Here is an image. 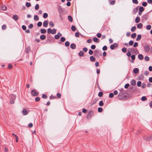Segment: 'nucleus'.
Returning a JSON list of instances; mask_svg holds the SVG:
<instances>
[{"label":"nucleus","instance_id":"nucleus-1","mask_svg":"<svg viewBox=\"0 0 152 152\" xmlns=\"http://www.w3.org/2000/svg\"><path fill=\"white\" fill-rule=\"evenodd\" d=\"M143 47L144 50L145 52L147 53L149 52L150 50V47L148 44H145Z\"/></svg>","mask_w":152,"mask_h":152},{"label":"nucleus","instance_id":"nucleus-2","mask_svg":"<svg viewBox=\"0 0 152 152\" xmlns=\"http://www.w3.org/2000/svg\"><path fill=\"white\" fill-rule=\"evenodd\" d=\"M94 113V112L92 110H91L89 111L88 113V115L87 116V119H90L91 116L93 115Z\"/></svg>","mask_w":152,"mask_h":152},{"label":"nucleus","instance_id":"nucleus-3","mask_svg":"<svg viewBox=\"0 0 152 152\" xmlns=\"http://www.w3.org/2000/svg\"><path fill=\"white\" fill-rule=\"evenodd\" d=\"M125 91H120L118 95V97L119 99L121 100L123 99V95L124 94Z\"/></svg>","mask_w":152,"mask_h":152},{"label":"nucleus","instance_id":"nucleus-4","mask_svg":"<svg viewBox=\"0 0 152 152\" xmlns=\"http://www.w3.org/2000/svg\"><path fill=\"white\" fill-rule=\"evenodd\" d=\"M31 93L32 95L34 96H37L38 95V93L35 89H33L31 91Z\"/></svg>","mask_w":152,"mask_h":152},{"label":"nucleus","instance_id":"nucleus-5","mask_svg":"<svg viewBox=\"0 0 152 152\" xmlns=\"http://www.w3.org/2000/svg\"><path fill=\"white\" fill-rule=\"evenodd\" d=\"M118 46V45L117 43H114L113 44L111 45L110 46V48L112 50L114 49L115 48H117Z\"/></svg>","mask_w":152,"mask_h":152},{"label":"nucleus","instance_id":"nucleus-6","mask_svg":"<svg viewBox=\"0 0 152 152\" xmlns=\"http://www.w3.org/2000/svg\"><path fill=\"white\" fill-rule=\"evenodd\" d=\"M62 35L61 33L58 32V33L56 35L54 36L55 38L56 39H58L60 37L62 36Z\"/></svg>","mask_w":152,"mask_h":152},{"label":"nucleus","instance_id":"nucleus-7","mask_svg":"<svg viewBox=\"0 0 152 152\" xmlns=\"http://www.w3.org/2000/svg\"><path fill=\"white\" fill-rule=\"evenodd\" d=\"M13 19L15 21H17L19 18L18 16L17 15H14L12 16Z\"/></svg>","mask_w":152,"mask_h":152},{"label":"nucleus","instance_id":"nucleus-8","mask_svg":"<svg viewBox=\"0 0 152 152\" xmlns=\"http://www.w3.org/2000/svg\"><path fill=\"white\" fill-rule=\"evenodd\" d=\"M148 15L147 14H145L143 15L142 17V20H146L148 18Z\"/></svg>","mask_w":152,"mask_h":152},{"label":"nucleus","instance_id":"nucleus-9","mask_svg":"<svg viewBox=\"0 0 152 152\" xmlns=\"http://www.w3.org/2000/svg\"><path fill=\"white\" fill-rule=\"evenodd\" d=\"M48 24V20H45L43 23V26L45 27H47Z\"/></svg>","mask_w":152,"mask_h":152},{"label":"nucleus","instance_id":"nucleus-10","mask_svg":"<svg viewBox=\"0 0 152 152\" xmlns=\"http://www.w3.org/2000/svg\"><path fill=\"white\" fill-rule=\"evenodd\" d=\"M98 99H99L98 98H95L94 99L92 102L91 105H94L95 104L96 102L98 100Z\"/></svg>","mask_w":152,"mask_h":152},{"label":"nucleus","instance_id":"nucleus-11","mask_svg":"<svg viewBox=\"0 0 152 152\" xmlns=\"http://www.w3.org/2000/svg\"><path fill=\"white\" fill-rule=\"evenodd\" d=\"M70 48L72 49H75L76 48V45L75 44L72 43L71 44L70 46Z\"/></svg>","mask_w":152,"mask_h":152},{"label":"nucleus","instance_id":"nucleus-12","mask_svg":"<svg viewBox=\"0 0 152 152\" xmlns=\"http://www.w3.org/2000/svg\"><path fill=\"white\" fill-rule=\"evenodd\" d=\"M23 115H26L28 114V112L27 110L25 109H24L22 111Z\"/></svg>","mask_w":152,"mask_h":152},{"label":"nucleus","instance_id":"nucleus-13","mask_svg":"<svg viewBox=\"0 0 152 152\" xmlns=\"http://www.w3.org/2000/svg\"><path fill=\"white\" fill-rule=\"evenodd\" d=\"M10 99L12 100V99L13 100H15L16 99V96L14 94H12L11 95H10Z\"/></svg>","mask_w":152,"mask_h":152},{"label":"nucleus","instance_id":"nucleus-14","mask_svg":"<svg viewBox=\"0 0 152 152\" xmlns=\"http://www.w3.org/2000/svg\"><path fill=\"white\" fill-rule=\"evenodd\" d=\"M138 7H137L133 10V12L134 14H135L137 12L138 10Z\"/></svg>","mask_w":152,"mask_h":152},{"label":"nucleus","instance_id":"nucleus-15","mask_svg":"<svg viewBox=\"0 0 152 152\" xmlns=\"http://www.w3.org/2000/svg\"><path fill=\"white\" fill-rule=\"evenodd\" d=\"M142 24L141 23H139L137 25V28H141L142 27Z\"/></svg>","mask_w":152,"mask_h":152},{"label":"nucleus","instance_id":"nucleus-16","mask_svg":"<svg viewBox=\"0 0 152 152\" xmlns=\"http://www.w3.org/2000/svg\"><path fill=\"white\" fill-rule=\"evenodd\" d=\"M138 58L139 59L142 60L143 59V57L142 54H140L138 55Z\"/></svg>","mask_w":152,"mask_h":152},{"label":"nucleus","instance_id":"nucleus-17","mask_svg":"<svg viewBox=\"0 0 152 152\" xmlns=\"http://www.w3.org/2000/svg\"><path fill=\"white\" fill-rule=\"evenodd\" d=\"M90 60L91 61L94 62L95 60V58L93 56H91L90 57Z\"/></svg>","mask_w":152,"mask_h":152},{"label":"nucleus","instance_id":"nucleus-18","mask_svg":"<svg viewBox=\"0 0 152 152\" xmlns=\"http://www.w3.org/2000/svg\"><path fill=\"white\" fill-rule=\"evenodd\" d=\"M46 32V30L44 29H41L40 32L41 34H45Z\"/></svg>","mask_w":152,"mask_h":152},{"label":"nucleus","instance_id":"nucleus-19","mask_svg":"<svg viewBox=\"0 0 152 152\" xmlns=\"http://www.w3.org/2000/svg\"><path fill=\"white\" fill-rule=\"evenodd\" d=\"M46 37L45 35L42 34L40 36V39L41 40H43L45 39L46 38Z\"/></svg>","mask_w":152,"mask_h":152},{"label":"nucleus","instance_id":"nucleus-20","mask_svg":"<svg viewBox=\"0 0 152 152\" xmlns=\"http://www.w3.org/2000/svg\"><path fill=\"white\" fill-rule=\"evenodd\" d=\"M141 35L140 34H139L137 36V37L136 39L137 41H139L140 40L141 38Z\"/></svg>","mask_w":152,"mask_h":152},{"label":"nucleus","instance_id":"nucleus-21","mask_svg":"<svg viewBox=\"0 0 152 152\" xmlns=\"http://www.w3.org/2000/svg\"><path fill=\"white\" fill-rule=\"evenodd\" d=\"M1 8V9L4 11L6 10L7 9V7L4 5L2 6Z\"/></svg>","mask_w":152,"mask_h":152},{"label":"nucleus","instance_id":"nucleus-22","mask_svg":"<svg viewBox=\"0 0 152 152\" xmlns=\"http://www.w3.org/2000/svg\"><path fill=\"white\" fill-rule=\"evenodd\" d=\"M140 21V18L139 17H137L136 18L135 20V22L136 23H138Z\"/></svg>","mask_w":152,"mask_h":152},{"label":"nucleus","instance_id":"nucleus-23","mask_svg":"<svg viewBox=\"0 0 152 152\" xmlns=\"http://www.w3.org/2000/svg\"><path fill=\"white\" fill-rule=\"evenodd\" d=\"M84 55V53L83 51H80L79 53V55L80 56L82 57Z\"/></svg>","mask_w":152,"mask_h":152},{"label":"nucleus","instance_id":"nucleus-24","mask_svg":"<svg viewBox=\"0 0 152 152\" xmlns=\"http://www.w3.org/2000/svg\"><path fill=\"white\" fill-rule=\"evenodd\" d=\"M93 41L96 42H99V41H98V38H97L96 37H94L93 38Z\"/></svg>","mask_w":152,"mask_h":152},{"label":"nucleus","instance_id":"nucleus-25","mask_svg":"<svg viewBox=\"0 0 152 152\" xmlns=\"http://www.w3.org/2000/svg\"><path fill=\"white\" fill-rule=\"evenodd\" d=\"M139 69L138 68H135L134 69V73H137L139 72Z\"/></svg>","mask_w":152,"mask_h":152},{"label":"nucleus","instance_id":"nucleus-26","mask_svg":"<svg viewBox=\"0 0 152 152\" xmlns=\"http://www.w3.org/2000/svg\"><path fill=\"white\" fill-rule=\"evenodd\" d=\"M68 19L70 22H72L73 21V19L72 17L70 15H69L68 17Z\"/></svg>","mask_w":152,"mask_h":152},{"label":"nucleus","instance_id":"nucleus-27","mask_svg":"<svg viewBox=\"0 0 152 152\" xmlns=\"http://www.w3.org/2000/svg\"><path fill=\"white\" fill-rule=\"evenodd\" d=\"M111 0H109V2H110V4L111 5H114L115 4V1L114 0H113V1H111L110 2V1Z\"/></svg>","mask_w":152,"mask_h":152},{"label":"nucleus","instance_id":"nucleus-28","mask_svg":"<svg viewBox=\"0 0 152 152\" xmlns=\"http://www.w3.org/2000/svg\"><path fill=\"white\" fill-rule=\"evenodd\" d=\"M131 84L132 85H135L136 84V81L134 80H132L131 81Z\"/></svg>","mask_w":152,"mask_h":152},{"label":"nucleus","instance_id":"nucleus-29","mask_svg":"<svg viewBox=\"0 0 152 152\" xmlns=\"http://www.w3.org/2000/svg\"><path fill=\"white\" fill-rule=\"evenodd\" d=\"M26 5L27 7H30L31 5L30 3L27 2L26 4Z\"/></svg>","mask_w":152,"mask_h":152},{"label":"nucleus","instance_id":"nucleus-30","mask_svg":"<svg viewBox=\"0 0 152 152\" xmlns=\"http://www.w3.org/2000/svg\"><path fill=\"white\" fill-rule=\"evenodd\" d=\"M34 19L35 20H39V18L37 15H34Z\"/></svg>","mask_w":152,"mask_h":152},{"label":"nucleus","instance_id":"nucleus-31","mask_svg":"<svg viewBox=\"0 0 152 152\" xmlns=\"http://www.w3.org/2000/svg\"><path fill=\"white\" fill-rule=\"evenodd\" d=\"M71 29L72 31H75L76 30V28L75 26H72L71 28Z\"/></svg>","mask_w":152,"mask_h":152},{"label":"nucleus","instance_id":"nucleus-32","mask_svg":"<svg viewBox=\"0 0 152 152\" xmlns=\"http://www.w3.org/2000/svg\"><path fill=\"white\" fill-rule=\"evenodd\" d=\"M48 17V14L46 13H45L43 14V17L45 18H46Z\"/></svg>","mask_w":152,"mask_h":152},{"label":"nucleus","instance_id":"nucleus-33","mask_svg":"<svg viewBox=\"0 0 152 152\" xmlns=\"http://www.w3.org/2000/svg\"><path fill=\"white\" fill-rule=\"evenodd\" d=\"M52 30L50 28H49L47 30V32L49 34H50V33L52 34Z\"/></svg>","mask_w":152,"mask_h":152},{"label":"nucleus","instance_id":"nucleus-34","mask_svg":"<svg viewBox=\"0 0 152 152\" xmlns=\"http://www.w3.org/2000/svg\"><path fill=\"white\" fill-rule=\"evenodd\" d=\"M103 109L101 107H99L98 108V111L99 112L101 113Z\"/></svg>","mask_w":152,"mask_h":152},{"label":"nucleus","instance_id":"nucleus-35","mask_svg":"<svg viewBox=\"0 0 152 152\" xmlns=\"http://www.w3.org/2000/svg\"><path fill=\"white\" fill-rule=\"evenodd\" d=\"M70 44L69 42L68 41H66L65 43V45L66 47H68L69 46Z\"/></svg>","mask_w":152,"mask_h":152},{"label":"nucleus","instance_id":"nucleus-36","mask_svg":"<svg viewBox=\"0 0 152 152\" xmlns=\"http://www.w3.org/2000/svg\"><path fill=\"white\" fill-rule=\"evenodd\" d=\"M136 27L135 26H133L131 28V31H132L133 32L136 29Z\"/></svg>","mask_w":152,"mask_h":152},{"label":"nucleus","instance_id":"nucleus-37","mask_svg":"<svg viewBox=\"0 0 152 152\" xmlns=\"http://www.w3.org/2000/svg\"><path fill=\"white\" fill-rule=\"evenodd\" d=\"M66 40V39L65 37H62L61 38V41L62 42H64Z\"/></svg>","mask_w":152,"mask_h":152},{"label":"nucleus","instance_id":"nucleus-38","mask_svg":"<svg viewBox=\"0 0 152 152\" xmlns=\"http://www.w3.org/2000/svg\"><path fill=\"white\" fill-rule=\"evenodd\" d=\"M136 33H134L131 35V37L133 38H134L136 37Z\"/></svg>","mask_w":152,"mask_h":152},{"label":"nucleus","instance_id":"nucleus-39","mask_svg":"<svg viewBox=\"0 0 152 152\" xmlns=\"http://www.w3.org/2000/svg\"><path fill=\"white\" fill-rule=\"evenodd\" d=\"M144 10V8L142 7H140L139 8V11L140 12H142Z\"/></svg>","mask_w":152,"mask_h":152},{"label":"nucleus","instance_id":"nucleus-40","mask_svg":"<svg viewBox=\"0 0 152 152\" xmlns=\"http://www.w3.org/2000/svg\"><path fill=\"white\" fill-rule=\"evenodd\" d=\"M151 26L150 25H148L146 26V29L148 30H149L151 29Z\"/></svg>","mask_w":152,"mask_h":152},{"label":"nucleus","instance_id":"nucleus-41","mask_svg":"<svg viewBox=\"0 0 152 152\" xmlns=\"http://www.w3.org/2000/svg\"><path fill=\"white\" fill-rule=\"evenodd\" d=\"M39 5L38 4H36L35 7V9L36 10H37L39 9Z\"/></svg>","mask_w":152,"mask_h":152},{"label":"nucleus","instance_id":"nucleus-42","mask_svg":"<svg viewBox=\"0 0 152 152\" xmlns=\"http://www.w3.org/2000/svg\"><path fill=\"white\" fill-rule=\"evenodd\" d=\"M141 99L142 101H144L147 99V98L145 96H143L141 98Z\"/></svg>","mask_w":152,"mask_h":152},{"label":"nucleus","instance_id":"nucleus-43","mask_svg":"<svg viewBox=\"0 0 152 152\" xmlns=\"http://www.w3.org/2000/svg\"><path fill=\"white\" fill-rule=\"evenodd\" d=\"M103 94V93L102 92L100 91L99 92V93L98 94V95L100 97H101L102 96Z\"/></svg>","mask_w":152,"mask_h":152},{"label":"nucleus","instance_id":"nucleus-44","mask_svg":"<svg viewBox=\"0 0 152 152\" xmlns=\"http://www.w3.org/2000/svg\"><path fill=\"white\" fill-rule=\"evenodd\" d=\"M40 99L39 97H37L35 98V100L36 102H39L40 101Z\"/></svg>","mask_w":152,"mask_h":152},{"label":"nucleus","instance_id":"nucleus-45","mask_svg":"<svg viewBox=\"0 0 152 152\" xmlns=\"http://www.w3.org/2000/svg\"><path fill=\"white\" fill-rule=\"evenodd\" d=\"M134 50V48H129L128 49V51L130 52L131 51H132Z\"/></svg>","mask_w":152,"mask_h":152},{"label":"nucleus","instance_id":"nucleus-46","mask_svg":"<svg viewBox=\"0 0 152 152\" xmlns=\"http://www.w3.org/2000/svg\"><path fill=\"white\" fill-rule=\"evenodd\" d=\"M42 97L44 99H46L47 98V96L46 95L44 94H43L42 95Z\"/></svg>","mask_w":152,"mask_h":152},{"label":"nucleus","instance_id":"nucleus-47","mask_svg":"<svg viewBox=\"0 0 152 152\" xmlns=\"http://www.w3.org/2000/svg\"><path fill=\"white\" fill-rule=\"evenodd\" d=\"M42 22L40 21H39L37 23V26L38 27H40L42 26Z\"/></svg>","mask_w":152,"mask_h":152},{"label":"nucleus","instance_id":"nucleus-48","mask_svg":"<svg viewBox=\"0 0 152 152\" xmlns=\"http://www.w3.org/2000/svg\"><path fill=\"white\" fill-rule=\"evenodd\" d=\"M134 43V42L132 40H130L129 42V45L130 46L132 45Z\"/></svg>","mask_w":152,"mask_h":152},{"label":"nucleus","instance_id":"nucleus-49","mask_svg":"<svg viewBox=\"0 0 152 152\" xmlns=\"http://www.w3.org/2000/svg\"><path fill=\"white\" fill-rule=\"evenodd\" d=\"M52 34H55L56 33V29H53L52 30Z\"/></svg>","mask_w":152,"mask_h":152},{"label":"nucleus","instance_id":"nucleus-50","mask_svg":"<svg viewBox=\"0 0 152 152\" xmlns=\"http://www.w3.org/2000/svg\"><path fill=\"white\" fill-rule=\"evenodd\" d=\"M142 5L144 7H146L147 5V3L146 2H142Z\"/></svg>","mask_w":152,"mask_h":152},{"label":"nucleus","instance_id":"nucleus-51","mask_svg":"<svg viewBox=\"0 0 152 152\" xmlns=\"http://www.w3.org/2000/svg\"><path fill=\"white\" fill-rule=\"evenodd\" d=\"M7 28V26L5 25H4L2 26V29L3 30Z\"/></svg>","mask_w":152,"mask_h":152},{"label":"nucleus","instance_id":"nucleus-52","mask_svg":"<svg viewBox=\"0 0 152 152\" xmlns=\"http://www.w3.org/2000/svg\"><path fill=\"white\" fill-rule=\"evenodd\" d=\"M122 51L124 53H126V48L124 47L122 49Z\"/></svg>","mask_w":152,"mask_h":152},{"label":"nucleus","instance_id":"nucleus-53","mask_svg":"<svg viewBox=\"0 0 152 152\" xmlns=\"http://www.w3.org/2000/svg\"><path fill=\"white\" fill-rule=\"evenodd\" d=\"M103 104H104L102 101V100L100 101L99 103V105L100 106H102L103 105Z\"/></svg>","mask_w":152,"mask_h":152},{"label":"nucleus","instance_id":"nucleus-54","mask_svg":"<svg viewBox=\"0 0 152 152\" xmlns=\"http://www.w3.org/2000/svg\"><path fill=\"white\" fill-rule=\"evenodd\" d=\"M141 82L140 81H138L137 83V86L138 87H140L141 86Z\"/></svg>","mask_w":152,"mask_h":152},{"label":"nucleus","instance_id":"nucleus-55","mask_svg":"<svg viewBox=\"0 0 152 152\" xmlns=\"http://www.w3.org/2000/svg\"><path fill=\"white\" fill-rule=\"evenodd\" d=\"M75 36L76 37H79V32H76L75 34Z\"/></svg>","mask_w":152,"mask_h":152},{"label":"nucleus","instance_id":"nucleus-56","mask_svg":"<svg viewBox=\"0 0 152 152\" xmlns=\"http://www.w3.org/2000/svg\"><path fill=\"white\" fill-rule=\"evenodd\" d=\"M93 53V51L92 50H89V52H88V53L90 55H92Z\"/></svg>","mask_w":152,"mask_h":152},{"label":"nucleus","instance_id":"nucleus-57","mask_svg":"<svg viewBox=\"0 0 152 152\" xmlns=\"http://www.w3.org/2000/svg\"><path fill=\"white\" fill-rule=\"evenodd\" d=\"M133 3H135L136 4H137L138 3V1L137 0H132Z\"/></svg>","mask_w":152,"mask_h":152},{"label":"nucleus","instance_id":"nucleus-58","mask_svg":"<svg viewBox=\"0 0 152 152\" xmlns=\"http://www.w3.org/2000/svg\"><path fill=\"white\" fill-rule=\"evenodd\" d=\"M145 59L146 61H148L149 60V58L148 57L146 56L145 57Z\"/></svg>","mask_w":152,"mask_h":152},{"label":"nucleus","instance_id":"nucleus-59","mask_svg":"<svg viewBox=\"0 0 152 152\" xmlns=\"http://www.w3.org/2000/svg\"><path fill=\"white\" fill-rule=\"evenodd\" d=\"M109 96L110 98H112L114 96V94L113 93H110L109 94Z\"/></svg>","mask_w":152,"mask_h":152},{"label":"nucleus","instance_id":"nucleus-60","mask_svg":"<svg viewBox=\"0 0 152 152\" xmlns=\"http://www.w3.org/2000/svg\"><path fill=\"white\" fill-rule=\"evenodd\" d=\"M30 48L27 47L26 48V53H28L29 52Z\"/></svg>","mask_w":152,"mask_h":152},{"label":"nucleus","instance_id":"nucleus-61","mask_svg":"<svg viewBox=\"0 0 152 152\" xmlns=\"http://www.w3.org/2000/svg\"><path fill=\"white\" fill-rule=\"evenodd\" d=\"M131 58L132 60H134L135 59V55H133L131 56Z\"/></svg>","mask_w":152,"mask_h":152},{"label":"nucleus","instance_id":"nucleus-62","mask_svg":"<svg viewBox=\"0 0 152 152\" xmlns=\"http://www.w3.org/2000/svg\"><path fill=\"white\" fill-rule=\"evenodd\" d=\"M131 52L129 51L126 53V55L128 57L131 56Z\"/></svg>","mask_w":152,"mask_h":152},{"label":"nucleus","instance_id":"nucleus-63","mask_svg":"<svg viewBox=\"0 0 152 152\" xmlns=\"http://www.w3.org/2000/svg\"><path fill=\"white\" fill-rule=\"evenodd\" d=\"M49 25L51 26H54V24H53V22L51 21L49 23Z\"/></svg>","mask_w":152,"mask_h":152},{"label":"nucleus","instance_id":"nucleus-64","mask_svg":"<svg viewBox=\"0 0 152 152\" xmlns=\"http://www.w3.org/2000/svg\"><path fill=\"white\" fill-rule=\"evenodd\" d=\"M138 45V44L137 42H135L134 45H133V47H137V46Z\"/></svg>","mask_w":152,"mask_h":152}]
</instances>
